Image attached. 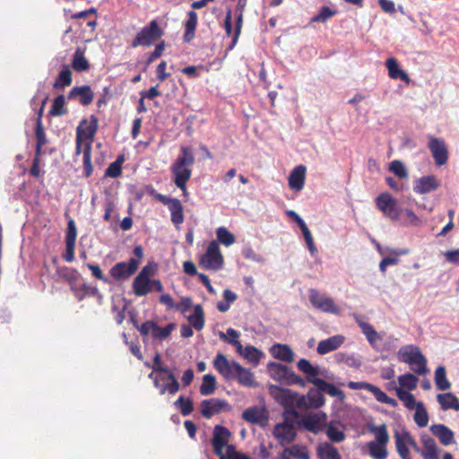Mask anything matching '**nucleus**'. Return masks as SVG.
Here are the masks:
<instances>
[{"label": "nucleus", "instance_id": "bf43d9fd", "mask_svg": "<svg viewBox=\"0 0 459 459\" xmlns=\"http://www.w3.org/2000/svg\"><path fill=\"white\" fill-rule=\"evenodd\" d=\"M389 170L400 178H408V171L403 163L400 160H393L390 163Z\"/></svg>", "mask_w": 459, "mask_h": 459}, {"label": "nucleus", "instance_id": "dca6fc26", "mask_svg": "<svg viewBox=\"0 0 459 459\" xmlns=\"http://www.w3.org/2000/svg\"><path fill=\"white\" fill-rule=\"evenodd\" d=\"M428 146L437 166L445 165L447 162L448 150L443 139L430 136Z\"/></svg>", "mask_w": 459, "mask_h": 459}, {"label": "nucleus", "instance_id": "5fc2aeb1", "mask_svg": "<svg viewBox=\"0 0 459 459\" xmlns=\"http://www.w3.org/2000/svg\"><path fill=\"white\" fill-rule=\"evenodd\" d=\"M262 355L263 353L254 346H247L242 352V356L255 365L258 364Z\"/></svg>", "mask_w": 459, "mask_h": 459}, {"label": "nucleus", "instance_id": "3c124183", "mask_svg": "<svg viewBox=\"0 0 459 459\" xmlns=\"http://www.w3.org/2000/svg\"><path fill=\"white\" fill-rule=\"evenodd\" d=\"M65 96L64 95H58L54 99L53 105L51 107V109L49 111L50 115L54 117H59L62 115H65L66 113V109L65 108Z\"/></svg>", "mask_w": 459, "mask_h": 459}, {"label": "nucleus", "instance_id": "2eb2a0df", "mask_svg": "<svg viewBox=\"0 0 459 459\" xmlns=\"http://www.w3.org/2000/svg\"><path fill=\"white\" fill-rule=\"evenodd\" d=\"M326 419V414L323 411L307 413L300 417L298 424L306 430L317 434L325 428Z\"/></svg>", "mask_w": 459, "mask_h": 459}, {"label": "nucleus", "instance_id": "423d86ee", "mask_svg": "<svg viewBox=\"0 0 459 459\" xmlns=\"http://www.w3.org/2000/svg\"><path fill=\"white\" fill-rule=\"evenodd\" d=\"M377 208L392 221L400 220L402 209L399 207L398 201L387 192L381 193L375 199Z\"/></svg>", "mask_w": 459, "mask_h": 459}, {"label": "nucleus", "instance_id": "7c9ffc66", "mask_svg": "<svg viewBox=\"0 0 459 459\" xmlns=\"http://www.w3.org/2000/svg\"><path fill=\"white\" fill-rule=\"evenodd\" d=\"M170 215L171 221L177 226L184 221L183 206L180 201L177 198H172L167 204Z\"/></svg>", "mask_w": 459, "mask_h": 459}, {"label": "nucleus", "instance_id": "9b49d317", "mask_svg": "<svg viewBox=\"0 0 459 459\" xmlns=\"http://www.w3.org/2000/svg\"><path fill=\"white\" fill-rule=\"evenodd\" d=\"M231 405L224 399L211 398L201 402L200 411L205 419H211L212 416L230 411Z\"/></svg>", "mask_w": 459, "mask_h": 459}, {"label": "nucleus", "instance_id": "49530a36", "mask_svg": "<svg viewBox=\"0 0 459 459\" xmlns=\"http://www.w3.org/2000/svg\"><path fill=\"white\" fill-rule=\"evenodd\" d=\"M72 65L73 68L77 72H82L89 69V62L79 48H77L74 54Z\"/></svg>", "mask_w": 459, "mask_h": 459}, {"label": "nucleus", "instance_id": "f8f14e48", "mask_svg": "<svg viewBox=\"0 0 459 459\" xmlns=\"http://www.w3.org/2000/svg\"><path fill=\"white\" fill-rule=\"evenodd\" d=\"M350 389L352 390H366L371 393L376 400L379 403L388 404L392 407L398 405L396 400L389 397L385 392H383L378 386L374 385L367 382H353L350 381L347 385Z\"/></svg>", "mask_w": 459, "mask_h": 459}, {"label": "nucleus", "instance_id": "052dcab7", "mask_svg": "<svg viewBox=\"0 0 459 459\" xmlns=\"http://www.w3.org/2000/svg\"><path fill=\"white\" fill-rule=\"evenodd\" d=\"M77 238V230L75 222L73 219H70L67 223V229L65 233V244H74Z\"/></svg>", "mask_w": 459, "mask_h": 459}, {"label": "nucleus", "instance_id": "f257e3e1", "mask_svg": "<svg viewBox=\"0 0 459 459\" xmlns=\"http://www.w3.org/2000/svg\"><path fill=\"white\" fill-rule=\"evenodd\" d=\"M98 128V119L94 115L90 119H82L76 128V137L85 141L83 149V169L86 178L93 171L91 165V143Z\"/></svg>", "mask_w": 459, "mask_h": 459}, {"label": "nucleus", "instance_id": "4c0bfd02", "mask_svg": "<svg viewBox=\"0 0 459 459\" xmlns=\"http://www.w3.org/2000/svg\"><path fill=\"white\" fill-rule=\"evenodd\" d=\"M424 450L422 456L424 459H437V446L436 441L429 437L422 440Z\"/></svg>", "mask_w": 459, "mask_h": 459}, {"label": "nucleus", "instance_id": "f03ea898", "mask_svg": "<svg viewBox=\"0 0 459 459\" xmlns=\"http://www.w3.org/2000/svg\"><path fill=\"white\" fill-rule=\"evenodd\" d=\"M195 163L193 151L188 146L180 147V154L171 165L175 185L182 191H186V185L192 176L191 167Z\"/></svg>", "mask_w": 459, "mask_h": 459}, {"label": "nucleus", "instance_id": "412c9836", "mask_svg": "<svg viewBox=\"0 0 459 459\" xmlns=\"http://www.w3.org/2000/svg\"><path fill=\"white\" fill-rule=\"evenodd\" d=\"M307 168L305 165L295 167L289 175V187L295 191H300L304 188Z\"/></svg>", "mask_w": 459, "mask_h": 459}, {"label": "nucleus", "instance_id": "6e6d98bb", "mask_svg": "<svg viewBox=\"0 0 459 459\" xmlns=\"http://www.w3.org/2000/svg\"><path fill=\"white\" fill-rule=\"evenodd\" d=\"M289 456L296 459H310V454L307 448L298 445H293L289 447Z\"/></svg>", "mask_w": 459, "mask_h": 459}, {"label": "nucleus", "instance_id": "f3484780", "mask_svg": "<svg viewBox=\"0 0 459 459\" xmlns=\"http://www.w3.org/2000/svg\"><path fill=\"white\" fill-rule=\"evenodd\" d=\"M242 419L248 423L264 426L268 420V412L264 407L250 406L243 411Z\"/></svg>", "mask_w": 459, "mask_h": 459}, {"label": "nucleus", "instance_id": "de8ad7c7", "mask_svg": "<svg viewBox=\"0 0 459 459\" xmlns=\"http://www.w3.org/2000/svg\"><path fill=\"white\" fill-rule=\"evenodd\" d=\"M217 239L222 245L229 247L235 243V236L225 227H219L216 230Z\"/></svg>", "mask_w": 459, "mask_h": 459}, {"label": "nucleus", "instance_id": "338daca9", "mask_svg": "<svg viewBox=\"0 0 459 459\" xmlns=\"http://www.w3.org/2000/svg\"><path fill=\"white\" fill-rule=\"evenodd\" d=\"M122 173V167L118 165V162H112L108 165L105 171V177L116 178Z\"/></svg>", "mask_w": 459, "mask_h": 459}, {"label": "nucleus", "instance_id": "603ef678", "mask_svg": "<svg viewBox=\"0 0 459 459\" xmlns=\"http://www.w3.org/2000/svg\"><path fill=\"white\" fill-rule=\"evenodd\" d=\"M174 405L180 411L183 416H187L194 411L192 401L183 396H179L174 403Z\"/></svg>", "mask_w": 459, "mask_h": 459}, {"label": "nucleus", "instance_id": "c9c22d12", "mask_svg": "<svg viewBox=\"0 0 459 459\" xmlns=\"http://www.w3.org/2000/svg\"><path fill=\"white\" fill-rule=\"evenodd\" d=\"M308 406L311 409H318L325 404L323 392L319 388H310L307 392Z\"/></svg>", "mask_w": 459, "mask_h": 459}, {"label": "nucleus", "instance_id": "1a4fd4ad", "mask_svg": "<svg viewBox=\"0 0 459 459\" xmlns=\"http://www.w3.org/2000/svg\"><path fill=\"white\" fill-rule=\"evenodd\" d=\"M200 264L207 270L218 271L222 268L223 256L216 241L209 243L206 252L200 259Z\"/></svg>", "mask_w": 459, "mask_h": 459}, {"label": "nucleus", "instance_id": "cd10ccee", "mask_svg": "<svg viewBox=\"0 0 459 459\" xmlns=\"http://www.w3.org/2000/svg\"><path fill=\"white\" fill-rule=\"evenodd\" d=\"M197 13L195 11L187 13V20L185 22V32L183 39L185 42H190L195 36V30L197 26Z\"/></svg>", "mask_w": 459, "mask_h": 459}, {"label": "nucleus", "instance_id": "f704fd0d", "mask_svg": "<svg viewBox=\"0 0 459 459\" xmlns=\"http://www.w3.org/2000/svg\"><path fill=\"white\" fill-rule=\"evenodd\" d=\"M188 321L195 330L200 331L204 326V313L201 305L194 307V313L188 316Z\"/></svg>", "mask_w": 459, "mask_h": 459}, {"label": "nucleus", "instance_id": "e2e57ef3", "mask_svg": "<svg viewBox=\"0 0 459 459\" xmlns=\"http://www.w3.org/2000/svg\"><path fill=\"white\" fill-rule=\"evenodd\" d=\"M271 354L283 361H287V345L286 344H274L271 350Z\"/></svg>", "mask_w": 459, "mask_h": 459}, {"label": "nucleus", "instance_id": "b1692460", "mask_svg": "<svg viewBox=\"0 0 459 459\" xmlns=\"http://www.w3.org/2000/svg\"><path fill=\"white\" fill-rule=\"evenodd\" d=\"M385 66L388 71V76L394 80H401L405 83L410 82V77L408 74L400 68L398 61L394 57H390L385 61Z\"/></svg>", "mask_w": 459, "mask_h": 459}, {"label": "nucleus", "instance_id": "39448f33", "mask_svg": "<svg viewBox=\"0 0 459 459\" xmlns=\"http://www.w3.org/2000/svg\"><path fill=\"white\" fill-rule=\"evenodd\" d=\"M133 252L136 258L131 257L128 263L120 262L111 267L109 273L112 278L117 281L124 280L136 272L143 256V250L141 246H136Z\"/></svg>", "mask_w": 459, "mask_h": 459}, {"label": "nucleus", "instance_id": "7ed1b4c3", "mask_svg": "<svg viewBox=\"0 0 459 459\" xmlns=\"http://www.w3.org/2000/svg\"><path fill=\"white\" fill-rule=\"evenodd\" d=\"M397 357L399 361L410 365L411 369L418 375H426L429 372L427 359L416 345L402 346L397 352Z\"/></svg>", "mask_w": 459, "mask_h": 459}, {"label": "nucleus", "instance_id": "a18cd8bd", "mask_svg": "<svg viewBox=\"0 0 459 459\" xmlns=\"http://www.w3.org/2000/svg\"><path fill=\"white\" fill-rule=\"evenodd\" d=\"M337 13V10H332L328 6H322L316 15H314L310 19V23L312 22H326L329 19L333 17Z\"/></svg>", "mask_w": 459, "mask_h": 459}, {"label": "nucleus", "instance_id": "bb28decb", "mask_svg": "<svg viewBox=\"0 0 459 459\" xmlns=\"http://www.w3.org/2000/svg\"><path fill=\"white\" fill-rule=\"evenodd\" d=\"M268 372L270 377L280 385L287 384V366L279 362H271L268 364Z\"/></svg>", "mask_w": 459, "mask_h": 459}, {"label": "nucleus", "instance_id": "8fccbe9b", "mask_svg": "<svg viewBox=\"0 0 459 459\" xmlns=\"http://www.w3.org/2000/svg\"><path fill=\"white\" fill-rule=\"evenodd\" d=\"M175 327L176 325L173 323L167 325L165 327H160L155 323L152 335L154 339L164 340L170 335Z\"/></svg>", "mask_w": 459, "mask_h": 459}, {"label": "nucleus", "instance_id": "aec40b11", "mask_svg": "<svg viewBox=\"0 0 459 459\" xmlns=\"http://www.w3.org/2000/svg\"><path fill=\"white\" fill-rule=\"evenodd\" d=\"M295 409H298L300 411H305L311 408L308 406L307 395L299 394L289 390V415L297 416L298 413Z\"/></svg>", "mask_w": 459, "mask_h": 459}, {"label": "nucleus", "instance_id": "a19ab883", "mask_svg": "<svg viewBox=\"0 0 459 459\" xmlns=\"http://www.w3.org/2000/svg\"><path fill=\"white\" fill-rule=\"evenodd\" d=\"M317 455L320 459H342L338 450L327 443L318 447Z\"/></svg>", "mask_w": 459, "mask_h": 459}, {"label": "nucleus", "instance_id": "c756f323", "mask_svg": "<svg viewBox=\"0 0 459 459\" xmlns=\"http://www.w3.org/2000/svg\"><path fill=\"white\" fill-rule=\"evenodd\" d=\"M234 380H237L241 385L246 387H256L258 385L254 374L247 368L242 367L238 369Z\"/></svg>", "mask_w": 459, "mask_h": 459}, {"label": "nucleus", "instance_id": "c03bdc74", "mask_svg": "<svg viewBox=\"0 0 459 459\" xmlns=\"http://www.w3.org/2000/svg\"><path fill=\"white\" fill-rule=\"evenodd\" d=\"M414 413V421L415 423L420 427H426L429 423V413L424 407L423 403L419 402L417 407L415 408Z\"/></svg>", "mask_w": 459, "mask_h": 459}, {"label": "nucleus", "instance_id": "e433bc0d", "mask_svg": "<svg viewBox=\"0 0 459 459\" xmlns=\"http://www.w3.org/2000/svg\"><path fill=\"white\" fill-rule=\"evenodd\" d=\"M72 83V72L67 65H64L59 74L57 75L55 82V89H64Z\"/></svg>", "mask_w": 459, "mask_h": 459}, {"label": "nucleus", "instance_id": "4d7b16f0", "mask_svg": "<svg viewBox=\"0 0 459 459\" xmlns=\"http://www.w3.org/2000/svg\"><path fill=\"white\" fill-rule=\"evenodd\" d=\"M327 437L332 441L335 443L342 442L345 438V434L342 430H341L339 428L333 426V424H330L325 431Z\"/></svg>", "mask_w": 459, "mask_h": 459}, {"label": "nucleus", "instance_id": "2f4dec72", "mask_svg": "<svg viewBox=\"0 0 459 459\" xmlns=\"http://www.w3.org/2000/svg\"><path fill=\"white\" fill-rule=\"evenodd\" d=\"M282 422L278 423L273 429V436L284 447L287 443V409L282 410L281 412Z\"/></svg>", "mask_w": 459, "mask_h": 459}, {"label": "nucleus", "instance_id": "13d9d810", "mask_svg": "<svg viewBox=\"0 0 459 459\" xmlns=\"http://www.w3.org/2000/svg\"><path fill=\"white\" fill-rule=\"evenodd\" d=\"M299 229L303 234L305 242L307 246L309 252L311 253V255H314L315 253H316L317 249L314 243L312 234L308 229V227L307 226L306 222L303 223L301 226H299Z\"/></svg>", "mask_w": 459, "mask_h": 459}, {"label": "nucleus", "instance_id": "6e6552de", "mask_svg": "<svg viewBox=\"0 0 459 459\" xmlns=\"http://www.w3.org/2000/svg\"><path fill=\"white\" fill-rule=\"evenodd\" d=\"M154 273L155 267L150 264L142 268L133 281V290L136 296L143 297L152 291V280L151 277Z\"/></svg>", "mask_w": 459, "mask_h": 459}, {"label": "nucleus", "instance_id": "ea45409f", "mask_svg": "<svg viewBox=\"0 0 459 459\" xmlns=\"http://www.w3.org/2000/svg\"><path fill=\"white\" fill-rule=\"evenodd\" d=\"M394 438L395 446L399 455L403 459H411L410 455V451L407 447L408 442L407 439L405 438V432H403V434H399L398 432H396L394 435Z\"/></svg>", "mask_w": 459, "mask_h": 459}, {"label": "nucleus", "instance_id": "69168bd1", "mask_svg": "<svg viewBox=\"0 0 459 459\" xmlns=\"http://www.w3.org/2000/svg\"><path fill=\"white\" fill-rule=\"evenodd\" d=\"M372 431L375 432L377 443L379 444H386L388 441V433L386 429V426L382 424L379 427L374 428Z\"/></svg>", "mask_w": 459, "mask_h": 459}, {"label": "nucleus", "instance_id": "0eeeda50", "mask_svg": "<svg viewBox=\"0 0 459 459\" xmlns=\"http://www.w3.org/2000/svg\"><path fill=\"white\" fill-rule=\"evenodd\" d=\"M162 35L163 30L160 28L158 22L152 20L137 33L132 41V47H150L154 41L160 39Z\"/></svg>", "mask_w": 459, "mask_h": 459}, {"label": "nucleus", "instance_id": "58836bf2", "mask_svg": "<svg viewBox=\"0 0 459 459\" xmlns=\"http://www.w3.org/2000/svg\"><path fill=\"white\" fill-rule=\"evenodd\" d=\"M435 383L437 388L441 391L448 390L451 387V384L446 378V368L444 366H438L435 371Z\"/></svg>", "mask_w": 459, "mask_h": 459}, {"label": "nucleus", "instance_id": "774afa93", "mask_svg": "<svg viewBox=\"0 0 459 459\" xmlns=\"http://www.w3.org/2000/svg\"><path fill=\"white\" fill-rule=\"evenodd\" d=\"M225 459H251L248 455L238 452L233 446H227Z\"/></svg>", "mask_w": 459, "mask_h": 459}, {"label": "nucleus", "instance_id": "4468645a", "mask_svg": "<svg viewBox=\"0 0 459 459\" xmlns=\"http://www.w3.org/2000/svg\"><path fill=\"white\" fill-rule=\"evenodd\" d=\"M214 368L225 380H234L240 364L235 360H230L221 353H218L213 360Z\"/></svg>", "mask_w": 459, "mask_h": 459}, {"label": "nucleus", "instance_id": "9d476101", "mask_svg": "<svg viewBox=\"0 0 459 459\" xmlns=\"http://www.w3.org/2000/svg\"><path fill=\"white\" fill-rule=\"evenodd\" d=\"M308 299L311 305L316 309L325 313H339V307L334 303L333 299L325 294H321L315 289H310L308 290Z\"/></svg>", "mask_w": 459, "mask_h": 459}, {"label": "nucleus", "instance_id": "864d4df0", "mask_svg": "<svg viewBox=\"0 0 459 459\" xmlns=\"http://www.w3.org/2000/svg\"><path fill=\"white\" fill-rule=\"evenodd\" d=\"M418 381V377L411 373L401 375L398 377V382L400 385L409 390H414L417 387Z\"/></svg>", "mask_w": 459, "mask_h": 459}, {"label": "nucleus", "instance_id": "0e129e2a", "mask_svg": "<svg viewBox=\"0 0 459 459\" xmlns=\"http://www.w3.org/2000/svg\"><path fill=\"white\" fill-rule=\"evenodd\" d=\"M338 361L345 362L350 367L359 368L361 366V362L353 355H346L343 353H338L336 355Z\"/></svg>", "mask_w": 459, "mask_h": 459}, {"label": "nucleus", "instance_id": "680f3d73", "mask_svg": "<svg viewBox=\"0 0 459 459\" xmlns=\"http://www.w3.org/2000/svg\"><path fill=\"white\" fill-rule=\"evenodd\" d=\"M35 134H36V139H37L36 153H37V156H40L41 155V148L43 145H45L47 143V138H46L44 130H43L40 123H39V125L37 126Z\"/></svg>", "mask_w": 459, "mask_h": 459}, {"label": "nucleus", "instance_id": "473e14b6", "mask_svg": "<svg viewBox=\"0 0 459 459\" xmlns=\"http://www.w3.org/2000/svg\"><path fill=\"white\" fill-rule=\"evenodd\" d=\"M437 401L443 410L454 409L459 411L458 399L452 393L437 394Z\"/></svg>", "mask_w": 459, "mask_h": 459}, {"label": "nucleus", "instance_id": "72a5a7b5", "mask_svg": "<svg viewBox=\"0 0 459 459\" xmlns=\"http://www.w3.org/2000/svg\"><path fill=\"white\" fill-rule=\"evenodd\" d=\"M316 387L319 388L323 393H326L333 397H337L341 400L344 398V393L334 386L333 384L326 382L325 380L320 378L316 380Z\"/></svg>", "mask_w": 459, "mask_h": 459}, {"label": "nucleus", "instance_id": "79ce46f5", "mask_svg": "<svg viewBox=\"0 0 459 459\" xmlns=\"http://www.w3.org/2000/svg\"><path fill=\"white\" fill-rule=\"evenodd\" d=\"M216 388V378L211 374H206L203 377V381L200 386V393L203 395H210L214 393Z\"/></svg>", "mask_w": 459, "mask_h": 459}, {"label": "nucleus", "instance_id": "6ab92c4d", "mask_svg": "<svg viewBox=\"0 0 459 459\" xmlns=\"http://www.w3.org/2000/svg\"><path fill=\"white\" fill-rule=\"evenodd\" d=\"M354 319L360 327L369 344L373 348L377 349L378 342L382 341L381 335L375 330L373 325L363 321L359 316L354 315Z\"/></svg>", "mask_w": 459, "mask_h": 459}, {"label": "nucleus", "instance_id": "ddd939ff", "mask_svg": "<svg viewBox=\"0 0 459 459\" xmlns=\"http://www.w3.org/2000/svg\"><path fill=\"white\" fill-rule=\"evenodd\" d=\"M230 437V430L223 426L216 425L213 429L212 445L216 455L221 459H225L227 446Z\"/></svg>", "mask_w": 459, "mask_h": 459}, {"label": "nucleus", "instance_id": "5701e85b", "mask_svg": "<svg viewBox=\"0 0 459 459\" xmlns=\"http://www.w3.org/2000/svg\"><path fill=\"white\" fill-rule=\"evenodd\" d=\"M93 97L94 94L91 87L87 85L74 87L67 96L69 100L78 98L79 102L83 106L91 104L93 100Z\"/></svg>", "mask_w": 459, "mask_h": 459}, {"label": "nucleus", "instance_id": "a878e982", "mask_svg": "<svg viewBox=\"0 0 459 459\" xmlns=\"http://www.w3.org/2000/svg\"><path fill=\"white\" fill-rule=\"evenodd\" d=\"M298 369L305 375L307 382L316 385L318 377V368L314 367L307 359H300L297 363Z\"/></svg>", "mask_w": 459, "mask_h": 459}, {"label": "nucleus", "instance_id": "09e8293b", "mask_svg": "<svg viewBox=\"0 0 459 459\" xmlns=\"http://www.w3.org/2000/svg\"><path fill=\"white\" fill-rule=\"evenodd\" d=\"M369 455L374 459H386L387 451L385 444L370 442L368 444Z\"/></svg>", "mask_w": 459, "mask_h": 459}, {"label": "nucleus", "instance_id": "393cba45", "mask_svg": "<svg viewBox=\"0 0 459 459\" xmlns=\"http://www.w3.org/2000/svg\"><path fill=\"white\" fill-rule=\"evenodd\" d=\"M430 431L444 446H448L455 442L454 432L446 425L434 424L430 427Z\"/></svg>", "mask_w": 459, "mask_h": 459}, {"label": "nucleus", "instance_id": "20e7f679", "mask_svg": "<svg viewBox=\"0 0 459 459\" xmlns=\"http://www.w3.org/2000/svg\"><path fill=\"white\" fill-rule=\"evenodd\" d=\"M160 373H150L149 377L153 380L154 386L160 394L168 393L174 395L179 391L180 385L176 376L169 368H160Z\"/></svg>", "mask_w": 459, "mask_h": 459}, {"label": "nucleus", "instance_id": "37998d69", "mask_svg": "<svg viewBox=\"0 0 459 459\" xmlns=\"http://www.w3.org/2000/svg\"><path fill=\"white\" fill-rule=\"evenodd\" d=\"M396 395L403 403V405L408 410H413L417 407L418 403L416 402L415 397L411 393L399 387L396 389Z\"/></svg>", "mask_w": 459, "mask_h": 459}, {"label": "nucleus", "instance_id": "c85d7f7f", "mask_svg": "<svg viewBox=\"0 0 459 459\" xmlns=\"http://www.w3.org/2000/svg\"><path fill=\"white\" fill-rule=\"evenodd\" d=\"M287 384H270L268 385L269 394L271 396L280 403L283 410L287 409Z\"/></svg>", "mask_w": 459, "mask_h": 459}, {"label": "nucleus", "instance_id": "a211bd4d", "mask_svg": "<svg viewBox=\"0 0 459 459\" xmlns=\"http://www.w3.org/2000/svg\"><path fill=\"white\" fill-rule=\"evenodd\" d=\"M440 186V182L435 175L423 176L415 180L413 191L419 195L436 191Z\"/></svg>", "mask_w": 459, "mask_h": 459}, {"label": "nucleus", "instance_id": "4be33fe9", "mask_svg": "<svg viewBox=\"0 0 459 459\" xmlns=\"http://www.w3.org/2000/svg\"><path fill=\"white\" fill-rule=\"evenodd\" d=\"M344 342V336L337 334L318 342L316 351L320 355L337 350Z\"/></svg>", "mask_w": 459, "mask_h": 459}]
</instances>
